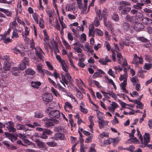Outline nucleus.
<instances>
[{"label": "nucleus", "instance_id": "nucleus-36", "mask_svg": "<svg viewBox=\"0 0 152 152\" xmlns=\"http://www.w3.org/2000/svg\"><path fill=\"white\" fill-rule=\"evenodd\" d=\"M18 67L21 71H23L26 69V65L23 63L20 64L18 66Z\"/></svg>", "mask_w": 152, "mask_h": 152}, {"label": "nucleus", "instance_id": "nucleus-9", "mask_svg": "<svg viewBox=\"0 0 152 152\" xmlns=\"http://www.w3.org/2000/svg\"><path fill=\"white\" fill-rule=\"evenodd\" d=\"M144 26L141 23H135L134 26V28L136 31H140L144 28Z\"/></svg>", "mask_w": 152, "mask_h": 152}, {"label": "nucleus", "instance_id": "nucleus-32", "mask_svg": "<svg viewBox=\"0 0 152 152\" xmlns=\"http://www.w3.org/2000/svg\"><path fill=\"white\" fill-rule=\"evenodd\" d=\"M34 116L36 118H40L43 117L44 115L42 112L37 111L35 113Z\"/></svg>", "mask_w": 152, "mask_h": 152}, {"label": "nucleus", "instance_id": "nucleus-26", "mask_svg": "<svg viewBox=\"0 0 152 152\" xmlns=\"http://www.w3.org/2000/svg\"><path fill=\"white\" fill-rule=\"evenodd\" d=\"M26 72L27 75H33L35 74V72L30 68H28L26 70Z\"/></svg>", "mask_w": 152, "mask_h": 152}, {"label": "nucleus", "instance_id": "nucleus-19", "mask_svg": "<svg viewBox=\"0 0 152 152\" xmlns=\"http://www.w3.org/2000/svg\"><path fill=\"white\" fill-rule=\"evenodd\" d=\"M31 83L32 87L37 89L41 85V83L39 81H32Z\"/></svg>", "mask_w": 152, "mask_h": 152}, {"label": "nucleus", "instance_id": "nucleus-7", "mask_svg": "<svg viewBox=\"0 0 152 152\" xmlns=\"http://www.w3.org/2000/svg\"><path fill=\"white\" fill-rule=\"evenodd\" d=\"M5 124L7 126L6 128L10 132H14L16 131V129L14 128L15 124L14 123L11 121L6 123Z\"/></svg>", "mask_w": 152, "mask_h": 152}, {"label": "nucleus", "instance_id": "nucleus-46", "mask_svg": "<svg viewBox=\"0 0 152 152\" xmlns=\"http://www.w3.org/2000/svg\"><path fill=\"white\" fill-rule=\"evenodd\" d=\"M65 105L64 107V108L65 109L67 108H68L70 109H71L72 108L71 104L68 102H66L65 103Z\"/></svg>", "mask_w": 152, "mask_h": 152}, {"label": "nucleus", "instance_id": "nucleus-6", "mask_svg": "<svg viewBox=\"0 0 152 152\" xmlns=\"http://www.w3.org/2000/svg\"><path fill=\"white\" fill-rule=\"evenodd\" d=\"M53 99V97L52 94L50 93L43 94L42 96L43 100L47 103L51 102Z\"/></svg>", "mask_w": 152, "mask_h": 152}, {"label": "nucleus", "instance_id": "nucleus-52", "mask_svg": "<svg viewBox=\"0 0 152 152\" xmlns=\"http://www.w3.org/2000/svg\"><path fill=\"white\" fill-rule=\"evenodd\" d=\"M135 149V148L133 145H131L129 147H126L125 149H124L125 150H126L127 151H131V152H132L134 149Z\"/></svg>", "mask_w": 152, "mask_h": 152}, {"label": "nucleus", "instance_id": "nucleus-56", "mask_svg": "<svg viewBox=\"0 0 152 152\" xmlns=\"http://www.w3.org/2000/svg\"><path fill=\"white\" fill-rule=\"evenodd\" d=\"M99 62L102 65H106L107 64V61L102 58H100Z\"/></svg>", "mask_w": 152, "mask_h": 152}, {"label": "nucleus", "instance_id": "nucleus-41", "mask_svg": "<svg viewBox=\"0 0 152 152\" xmlns=\"http://www.w3.org/2000/svg\"><path fill=\"white\" fill-rule=\"evenodd\" d=\"M38 15L36 13H34L32 15V16L33 18H34V21L36 22V23L37 24H38L39 23V21L38 19Z\"/></svg>", "mask_w": 152, "mask_h": 152}, {"label": "nucleus", "instance_id": "nucleus-15", "mask_svg": "<svg viewBox=\"0 0 152 152\" xmlns=\"http://www.w3.org/2000/svg\"><path fill=\"white\" fill-rule=\"evenodd\" d=\"M20 71L18 67H13L12 69L11 73L12 75L17 76L19 75V72Z\"/></svg>", "mask_w": 152, "mask_h": 152}, {"label": "nucleus", "instance_id": "nucleus-50", "mask_svg": "<svg viewBox=\"0 0 152 152\" xmlns=\"http://www.w3.org/2000/svg\"><path fill=\"white\" fill-rule=\"evenodd\" d=\"M47 144L50 147H54L56 145V143L54 141H52L47 142Z\"/></svg>", "mask_w": 152, "mask_h": 152}, {"label": "nucleus", "instance_id": "nucleus-23", "mask_svg": "<svg viewBox=\"0 0 152 152\" xmlns=\"http://www.w3.org/2000/svg\"><path fill=\"white\" fill-rule=\"evenodd\" d=\"M22 7L21 5V1H18L17 4V9L16 12L17 13H20L22 12Z\"/></svg>", "mask_w": 152, "mask_h": 152}, {"label": "nucleus", "instance_id": "nucleus-2", "mask_svg": "<svg viewBox=\"0 0 152 152\" xmlns=\"http://www.w3.org/2000/svg\"><path fill=\"white\" fill-rule=\"evenodd\" d=\"M44 40L45 42L44 47L46 50L48 52L49 51V48L51 49H52L51 45L55 51L59 52L58 48V45L53 39H44Z\"/></svg>", "mask_w": 152, "mask_h": 152}, {"label": "nucleus", "instance_id": "nucleus-5", "mask_svg": "<svg viewBox=\"0 0 152 152\" xmlns=\"http://www.w3.org/2000/svg\"><path fill=\"white\" fill-rule=\"evenodd\" d=\"M43 121L45 122V126L47 128L54 126L55 124L54 121L50 118H48L47 117H45L43 119Z\"/></svg>", "mask_w": 152, "mask_h": 152}, {"label": "nucleus", "instance_id": "nucleus-30", "mask_svg": "<svg viewBox=\"0 0 152 152\" xmlns=\"http://www.w3.org/2000/svg\"><path fill=\"white\" fill-rule=\"evenodd\" d=\"M131 10V8L129 7H125L124 9L121 11V13L123 15H125L126 14V12H129Z\"/></svg>", "mask_w": 152, "mask_h": 152}, {"label": "nucleus", "instance_id": "nucleus-4", "mask_svg": "<svg viewBox=\"0 0 152 152\" xmlns=\"http://www.w3.org/2000/svg\"><path fill=\"white\" fill-rule=\"evenodd\" d=\"M76 0L77 1L79 8L81 10V14H86L89 11L90 5L88 6V10L87 12H86L88 0H84L83 5L82 4L81 0Z\"/></svg>", "mask_w": 152, "mask_h": 152}, {"label": "nucleus", "instance_id": "nucleus-62", "mask_svg": "<svg viewBox=\"0 0 152 152\" xmlns=\"http://www.w3.org/2000/svg\"><path fill=\"white\" fill-rule=\"evenodd\" d=\"M74 4H71V11H73V13L76 12L77 11V8L74 5Z\"/></svg>", "mask_w": 152, "mask_h": 152}, {"label": "nucleus", "instance_id": "nucleus-54", "mask_svg": "<svg viewBox=\"0 0 152 152\" xmlns=\"http://www.w3.org/2000/svg\"><path fill=\"white\" fill-rule=\"evenodd\" d=\"M51 90L55 95L56 96H59V94L58 93L57 91L54 88L52 87Z\"/></svg>", "mask_w": 152, "mask_h": 152}, {"label": "nucleus", "instance_id": "nucleus-33", "mask_svg": "<svg viewBox=\"0 0 152 152\" xmlns=\"http://www.w3.org/2000/svg\"><path fill=\"white\" fill-rule=\"evenodd\" d=\"M46 12L48 13L50 19L53 18V15L54 12V10H47Z\"/></svg>", "mask_w": 152, "mask_h": 152}, {"label": "nucleus", "instance_id": "nucleus-22", "mask_svg": "<svg viewBox=\"0 0 152 152\" xmlns=\"http://www.w3.org/2000/svg\"><path fill=\"white\" fill-rule=\"evenodd\" d=\"M16 128L18 130H25L26 131L27 129L26 128L25 126L17 123L16 126Z\"/></svg>", "mask_w": 152, "mask_h": 152}, {"label": "nucleus", "instance_id": "nucleus-63", "mask_svg": "<svg viewBox=\"0 0 152 152\" xmlns=\"http://www.w3.org/2000/svg\"><path fill=\"white\" fill-rule=\"evenodd\" d=\"M120 5H125L126 6H129L131 4V3L125 1H121L120 2Z\"/></svg>", "mask_w": 152, "mask_h": 152}, {"label": "nucleus", "instance_id": "nucleus-59", "mask_svg": "<svg viewBox=\"0 0 152 152\" xmlns=\"http://www.w3.org/2000/svg\"><path fill=\"white\" fill-rule=\"evenodd\" d=\"M59 22L61 26V29H64V28H66V26L65 24V23L62 20L60 19Z\"/></svg>", "mask_w": 152, "mask_h": 152}, {"label": "nucleus", "instance_id": "nucleus-11", "mask_svg": "<svg viewBox=\"0 0 152 152\" xmlns=\"http://www.w3.org/2000/svg\"><path fill=\"white\" fill-rule=\"evenodd\" d=\"M38 49L39 50H37L35 51L36 55L40 59L42 60L43 59V56L42 54H43L45 55V53L40 48H39Z\"/></svg>", "mask_w": 152, "mask_h": 152}, {"label": "nucleus", "instance_id": "nucleus-61", "mask_svg": "<svg viewBox=\"0 0 152 152\" xmlns=\"http://www.w3.org/2000/svg\"><path fill=\"white\" fill-rule=\"evenodd\" d=\"M129 26V25L128 23H124L123 24V28L125 30H127Z\"/></svg>", "mask_w": 152, "mask_h": 152}, {"label": "nucleus", "instance_id": "nucleus-44", "mask_svg": "<svg viewBox=\"0 0 152 152\" xmlns=\"http://www.w3.org/2000/svg\"><path fill=\"white\" fill-rule=\"evenodd\" d=\"M95 32L97 35L100 36H102L103 35V33L100 29L98 28L95 29Z\"/></svg>", "mask_w": 152, "mask_h": 152}, {"label": "nucleus", "instance_id": "nucleus-43", "mask_svg": "<svg viewBox=\"0 0 152 152\" xmlns=\"http://www.w3.org/2000/svg\"><path fill=\"white\" fill-rule=\"evenodd\" d=\"M112 19L115 21H117L119 20V18L118 14H114L112 16Z\"/></svg>", "mask_w": 152, "mask_h": 152}, {"label": "nucleus", "instance_id": "nucleus-57", "mask_svg": "<svg viewBox=\"0 0 152 152\" xmlns=\"http://www.w3.org/2000/svg\"><path fill=\"white\" fill-rule=\"evenodd\" d=\"M16 20L17 19V21L18 23H19L20 24L23 25L24 26H25V22L21 20L20 19H19L18 17H17L15 18Z\"/></svg>", "mask_w": 152, "mask_h": 152}, {"label": "nucleus", "instance_id": "nucleus-10", "mask_svg": "<svg viewBox=\"0 0 152 152\" xmlns=\"http://www.w3.org/2000/svg\"><path fill=\"white\" fill-rule=\"evenodd\" d=\"M25 41L26 42V43L29 44L30 45V47L32 49H35V51L37 50L36 48H35V44L34 42L33 39H31V40L30 39H24Z\"/></svg>", "mask_w": 152, "mask_h": 152}, {"label": "nucleus", "instance_id": "nucleus-13", "mask_svg": "<svg viewBox=\"0 0 152 152\" xmlns=\"http://www.w3.org/2000/svg\"><path fill=\"white\" fill-rule=\"evenodd\" d=\"M4 134L7 137L9 138L12 142H13V141H16L17 140V137L12 134L8 132H5Z\"/></svg>", "mask_w": 152, "mask_h": 152}, {"label": "nucleus", "instance_id": "nucleus-1", "mask_svg": "<svg viewBox=\"0 0 152 152\" xmlns=\"http://www.w3.org/2000/svg\"><path fill=\"white\" fill-rule=\"evenodd\" d=\"M45 112L48 115L50 118L54 121L55 124H58L59 121L57 120L61 117V113L57 110H53L52 107H50L47 108Z\"/></svg>", "mask_w": 152, "mask_h": 152}, {"label": "nucleus", "instance_id": "nucleus-16", "mask_svg": "<svg viewBox=\"0 0 152 152\" xmlns=\"http://www.w3.org/2000/svg\"><path fill=\"white\" fill-rule=\"evenodd\" d=\"M11 68V65L9 61H5L4 63L3 69L4 71H9Z\"/></svg>", "mask_w": 152, "mask_h": 152}, {"label": "nucleus", "instance_id": "nucleus-55", "mask_svg": "<svg viewBox=\"0 0 152 152\" xmlns=\"http://www.w3.org/2000/svg\"><path fill=\"white\" fill-rule=\"evenodd\" d=\"M108 94L110 96L113 98L115 100L116 99L117 96L115 94L113 93V91H109L108 93Z\"/></svg>", "mask_w": 152, "mask_h": 152}, {"label": "nucleus", "instance_id": "nucleus-42", "mask_svg": "<svg viewBox=\"0 0 152 152\" xmlns=\"http://www.w3.org/2000/svg\"><path fill=\"white\" fill-rule=\"evenodd\" d=\"M23 63L25 64L26 65L29 66V59L28 58L24 57L22 60Z\"/></svg>", "mask_w": 152, "mask_h": 152}, {"label": "nucleus", "instance_id": "nucleus-64", "mask_svg": "<svg viewBox=\"0 0 152 152\" xmlns=\"http://www.w3.org/2000/svg\"><path fill=\"white\" fill-rule=\"evenodd\" d=\"M53 74L54 75V76L55 78L56 79H57L58 78H59L60 79H61V77L59 74L56 72V70L55 71H54Z\"/></svg>", "mask_w": 152, "mask_h": 152}, {"label": "nucleus", "instance_id": "nucleus-25", "mask_svg": "<svg viewBox=\"0 0 152 152\" xmlns=\"http://www.w3.org/2000/svg\"><path fill=\"white\" fill-rule=\"evenodd\" d=\"M137 4L136 5H134L133 6V8L138 9V10H140L142 9V7L144 6L143 3H137Z\"/></svg>", "mask_w": 152, "mask_h": 152}, {"label": "nucleus", "instance_id": "nucleus-18", "mask_svg": "<svg viewBox=\"0 0 152 152\" xmlns=\"http://www.w3.org/2000/svg\"><path fill=\"white\" fill-rule=\"evenodd\" d=\"M64 134L61 133L56 134L54 135V137L57 139H59L61 140H63L64 138Z\"/></svg>", "mask_w": 152, "mask_h": 152}, {"label": "nucleus", "instance_id": "nucleus-51", "mask_svg": "<svg viewBox=\"0 0 152 152\" xmlns=\"http://www.w3.org/2000/svg\"><path fill=\"white\" fill-rule=\"evenodd\" d=\"M39 26L40 28H43L44 27V21L42 18L39 19Z\"/></svg>", "mask_w": 152, "mask_h": 152}, {"label": "nucleus", "instance_id": "nucleus-37", "mask_svg": "<svg viewBox=\"0 0 152 152\" xmlns=\"http://www.w3.org/2000/svg\"><path fill=\"white\" fill-rule=\"evenodd\" d=\"M108 134H109L107 132H103L98 136L99 139H101L103 138L104 137H107L108 136Z\"/></svg>", "mask_w": 152, "mask_h": 152}, {"label": "nucleus", "instance_id": "nucleus-20", "mask_svg": "<svg viewBox=\"0 0 152 152\" xmlns=\"http://www.w3.org/2000/svg\"><path fill=\"white\" fill-rule=\"evenodd\" d=\"M37 69L38 72L40 73V75L43 77L45 76V70L42 69V66L40 65H38L37 66Z\"/></svg>", "mask_w": 152, "mask_h": 152}, {"label": "nucleus", "instance_id": "nucleus-24", "mask_svg": "<svg viewBox=\"0 0 152 152\" xmlns=\"http://www.w3.org/2000/svg\"><path fill=\"white\" fill-rule=\"evenodd\" d=\"M152 68V64L145 63L143 66L144 69L149 70Z\"/></svg>", "mask_w": 152, "mask_h": 152}, {"label": "nucleus", "instance_id": "nucleus-48", "mask_svg": "<svg viewBox=\"0 0 152 152\" xmlns=\"http://www.w3.org/2000/svg\"><path fill=\"white\" fill-rule=\"evenodd\" d=\"M11 28H12L9 27L7 31L4 34L0 35V37H1V38H5L6 37V34H9L10 32Z\"/></svg>", "mask_w": 152, "mask_h": 152}, {"label": "nucleus", "instance_id": "nucleus-40", "mask_svg": "<svg viewBox=\"0 0 152 152\" xmlns=\"http://www.w3.org/2000/svg\"><path fill=\"white\" fill-rule=\"evenodd\" d=\"M92 138L93 134H91L86 138L85 141V142L87 143L91 142H92Z\"/></svg>", "mask_w": 152, "mask_h": 152}, {"label": "nucleus", "instance_id": "nucleus-21", "mask_svg": "<svg viewBox=\"0 0 152 152\" xmlns=\"http://www.w3.org/2000/svg\"><path fill=\"white\" fill-rule=\"evenodd\" d=\"M99 119V121H98L99 126L100 129H101L104 127V125H107V123L104 120Z\"/></svg>", "mask_w": 152, "mask_h": 152}, {"label": "nucleus", "instance_id": "nucleus-14", "mask_svg": "<svg viewBox=\"0 0 152 152\" xmlns=\"http://www.w3.org/2000/svg\"><path fill=\"white\" fill-rule=\"evenodd\" d=\"M94 25L93 24H92V25H90L89 27V37H94Z\"/></svg>", "mask_w": 152, "mask_h": 152}, {"label": "nucleus", "instance_id": "nucleus-3", "mask_svg": "<svg viewBox=\"0 0 152 152\" xmlns=\"http://www.w3.org/2000/svg\"><path fill=\"white\" fill-rule=\"evenodd\" d=\"M65 76L62 73L61 74L62 80H60V82L64 86L66 87L65 84L68 85V84H71L72 83L73 79L70 75L69 73L67 72H66Z\"/></svg>", "mask_w": 152, "mask_h": 152}, {"label": "nucleus", "instance_id": "nucleus-31", "mask_svg": "<svg viewBox=\"0 0 152 152\" xmlns=\"http://www.w3.org/2000/svg\"><path fill=\"white\" fill-rule=\"evenodd\" d=\"M144 140H143V141H147L148 143L150 141V135L148 133H145V135H144Z\"/></svg>", "mask_w": 152, "mask_h": 152}, {"label": "nucleus", "instance_id": "nucleus-47", "mask_svg": "<svg viewBox=\"0 0 152 152\" xmlns=\"http://www.w3.org/2000/svg\"><path fill=\"white\" fill-rule=\"evenodd\" d=\"M96 144L93 143L91 145V147L90 148L89 152H97L95 148Z\"/></svg>", "mask_w": 152, "mask_h": 152}, {"label": "nucleus", "instance_id": "nucleus-49", "mask_svg": "<svg viewBox=\"0 0 152 152\" xmlns=\"http://www.w3.org/2000/svg\"><path fill=\"white\" fill-rule=\"evenodd\" d=\"M37 145L40 148H43L45 146L44 143L39 140H37L36 141Z\"/></svg>", "mask_w": 152, "mask_h": 152}, {"label": "nucleus", "instance_id": "nucleus-38", "mask_svg": "<svg viewBox=\"0 0 152 152\" xmlns=\"http://www.w3.org/2000/svg\"><path fill=\"white\" fill-rule=\"evenodd\" d=\"M63 39V43L66 49L70 50L71 49L70 45L67 43L64 39Z\"/></svg>", "mask_w": 152, "mask_h": 152}, {"label": "nucleus", "instance_id": "nucleus-45", "mask_svg": "<svg viewBox=\"0 0 152 152\" xmlns=\"http://www.w3.org/2000/svg\"><path fill=\"white\" fill-rule=\"evenodd\" d=\"M17 25V23L16 21V19L15 20L12 22H10L9 24V27L10 28H13L14 27L16 26Z\"/></svg>", "mask_w": 152, "mask_h": 152}, {"label": "nucleus", "instance_id": "nucleus-29", "mask_svg": "<svg viewBox=\"0 0 152 152\" xmlns=\"http://www.w3.org/2000/svg\"><path fill=\"white\" fill-rule=\"evenodd\" d=\"M142 21L145 24H147L151 22V20L147 18H144L142 19Z\"/></svg>", "mask_w": 152, "mask_h": 152}, {"label": "nucleus", "instance_id": "nucleus-58", "mask_svg": "<svg viewBox=\"0 0 152 152\" xmlns=\"http://www.w3.org/2000/svg\"><path fill=\"white\" fill-rule=\"evenodd\" d=\"M111 122L113 125H115L116 124L119 123V121L116 116H114V119Z\"/></svg>", "mask_w": 152, "mask_h": 152}, {"label": "nucleus", "instance_id": "nucleus-27", "mask_svg": "<svg viewBox=\"0 0 152 152\" xmlns=\"http://www.w3.org/2000/svg\"><path fill=\"white\" fill-rule=\"evenodd\" d=\"M103 19L104 26L107 27H109V26L111 25V23L109 20H107V18H106V17H105V16H104Z\"/></svg>", "mask_w": 152, "mask_h": 152}, {"label": "nucleus", "instance_id": "nucleus-53", "mask_svg": "<svg viewBox=\"0 0 152 152\" xmlns=\"http://www.w3.org/2000/svg\"><path fill=\"white\" fill-rule=\"evenodd\" d=\"M78 56H79V60L81 62H83L85 60V58L84 57V55L83 53L78 54Z\"/></svg>", "mask_w": 152, "mask_h": 152}, {"label": "nucleus", "instance_id": "nucleus-12", "mask_svg": "<svg viewBox=\"0 0 152 152\" xmlns=\"http://www.w3.org/2000/svg\"><path fill=\"white\" fill-rule=\"evenodd\" d=\"M104 72L102 70L98 69L97 71L95 72L93 75V78H95L97 77H102V74H103Z\"/></svg>", "mask_w": 152, "mask_h": 152}, {"label": "nucleus", "instance_id": "nucleus-8", "mask_svg": "<svg viewBox=\"0 0 152 152\" xmlns=\"http://www.w3.org/2000/svg\"><path fill=\"white\" fill-rule=\"evenodd\" d=\"M143 60L141 56L137 58H133L132 62V64H135V67H137L139 64H142L143 63Z\"/></svg>", "mask_w": 152, "mask_h": 152}, {"label": "nucleus", "instance_id": "nucleus-35", "mask_svg": "<svg viewBox=\"0 0 152 152\" xmlns=\"http://www.w3.org/2000/svg\"><path fill=\"white\" fill-rule=\"evenodd\" d=\"M17 30L16 28H14L13 29V32H12V37L18 38L19 37V35L17 33Z\"/></svg>", "mask_w": 152, "mask_h": 152}, {"label": "nucleus", "instance_id": "nucleus-39", "mask_svg": "<svg viewBox=\"0 0 152 152\" xmlns=\"http://www.w3.org/2000/svg\"><path fill=\"white\" fill-rule=\"evenodd\" d=\"M145 60L147 61L149 63L152 64V57H151L148 55H146L145 56Z\"/></svg>", "mask_w": 152, "mask_h": 152}, {"label": "nucleus", "instance_id": "nucleus-34", "mask_svg": "<svg viewBox=\"0 0 152 152\" xmlns=\"http://www.w3.org/2000/svg\"><path fill=\"white\" fill-rule=\"evenodd\" d=\"M96 11V17L99 18V20H101L102 19V15L101 14V11L100 10H97L96 11Z\"/></svg>", "mask_w": 152, "mask_h": 152}, {"label": "nucleus", "instance_id": "nucleus-17", "mask_svg": "<svg viewBox=\"0 0 152 152\" xmlns=\"http://www.w3.org/2000/svg\"><path fill=\"white\" fill-rule=\"evenodd\" d=\"M144 72H146V71L143 70L142 67H141L138 70V76L141 78H144L145 77V75L144 74Z\"/></svg>", "mask_w": 152, "mask_h": 152}, {"label": "nucleus", "instance_id": "nucleus-28", "mask_svg": "<svg viewBox=\"0 0 152 152\" xmlns=\"http://www.w3.org/2000/svg\"><path fill=\"white\" fill-rule=\"evenodd\" d=\"M140 138L141 142V145H140V147L143 148L146 146L148 143V142L146 141V142L143 141L142 139V137L141 136H140Z\"/></svg>", "mask_w": 152, "mask_h": 152}, {"label": "nucleus", "instance_id": "nucleus-60", "mask_svg": "<svg viewBox=\"0 0 152 152\" xmlns=\"http://www.w3.org/2000/svg\"><path fill=\"white\" fill-rule=\"evenodd\" d=\"M17 46H16L15 47L12 49L11 50H12L15 51L16 52H14L15 54H17V52H18L19 53L21 54L22 53V52L17 48Z\"/></svg>", "mask_w": 152, "mask_h": 152}]
</instances>
